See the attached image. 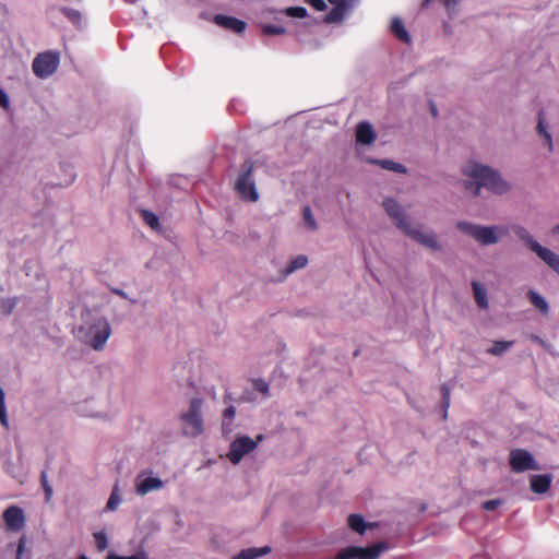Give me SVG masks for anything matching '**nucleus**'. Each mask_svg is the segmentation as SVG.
<instances>
[{"mask_svg":"<svg viewBox=\"0 0 559 559\" xmlns=\"http://www.w3.org/2000/svg\"><path fill=\"white\" fill-rule=\"evenodd\" d=\"M462 175L469 180L463 181V188L474 197L480 195L485 188L495 194H506L511 190V185L493 168L471 159L461 168Z\"/></svg>","mask_w":559,"mask_h":559,"instance_id":"1","label":"nucleus"},{"mask_svg":"<svg viewBox=\"0 0 559 559\" xmlns=\"http://www.w3.org/2000/svg\"><path fill=\"white\" fill-rule=\"evenodd\" d=\"M73 334L81 344L99 352L105 348L111 335V326L104 316L86 311Z\"/></svg>","mask_w":559,"mask_h":559,"instance_id":"2","label":"nucleus"},{"mask_svg":"<svg viewBox=\"0 0 559 559\" xmlns=\"http://www.w3.org/2000/svg\"><path fill=\"white\" fill-rule=\"evenodd\" d=\"M382 205L386 214L394 221L396 227L407 237L432 251L441 250V245L439 243L436 234L431 230H425L421 227L413 226L404 207L395 199L386 198L383 200Z\"/></svg>","mask_w":559,"mask_h":559,"instance_id":"3","label":"nucleus"},{"mask_svg":"<svg viewBox=\"0 0 559 559\" xmlns=\"http://www.w3.org/2000/svg\"><path fill=\"white\" fill-rule=\"evenodd\" d=\"M456 227L481 246L496 245L509 233V228L504 225L487 226L465 221L457 222Z\"/></svg>","mask_w":559,"mask_h":559,"instance_id":"4","label":"nucleus"},{"mask_svg":"<svg viewBox=\"0 0 559 559\" xmlns=\"http://www.w3.org/2000/svg\"><path fill=\"white\" fill-rule=\"evenodd\" d=\"M201 399H192L188 411L181 414L182 431L188 437H197L203 432Z\"/></svg>","mask_w":559,"mask_h":559,"instance_id":"5","label":"nucleus"},{"mask_svg":"<svg viewBox=\"0 0 559 559\" xmlns=\"http://www.w3.org/2000/svg\"><path fill=\"white\" fill-rule=\"evenodd\" d=\"M60 62V56L56 51H45L38 53L32 63L34 74L39 79H47L51 76Z\"/></svg>","mask_w":559,"mask_h":559,"instance_id":"6","label":"nucleus"},{"mask_svg":"<svg viewBox=\"0 0 559 559\" xmlns=\"http://www.w3.org/2000/svg\"><path fill=\"white\" fill-rule=\"evenodd\" d=\"M386 548L384 543H378L369 547L349 546L341 549L336 559H378Z\"/></svg>","mask_w":559,"mask_h":559,"instance_id":"7","label":"nucleus"},{"mask_svg":"<svg viewBox=\"0 0 559 559\" xmlns=\"http://www.w3.org/2000/svg\"><path fill=\"white\" fill-rule=\"evenodd\" d=\"M165 483L152 469L141 471L134 479L135 492L139 496H146L150 492L163 489Z\"/></svg>","mask_w":559,"mask_h":559,"instance_id":"8","label":"nucleus"},{"mask_svg":"<svg viewBox=\"0 0 559 559\" xmlns=\"http://www.w3.org/2000/svg\"><path fill=\"white\" fill-rule=\"evenodd\" d=\"M258 447V442H255L252 438L248 436H238L229 445V451L227 452V459L234 464L237 465L241 462V460L253 452Z\"/></svg>","mask_w":559,"mask_h":559,"instance_id":"9","label":"nucleus"},{"mask_svg":"<svg viewBox=\"0 0 559 559\" xmlns=\"http://www.w3.org/2000/svg\"><path fill=\"white\" fill-rule=\"evenodd\" d=\"M235 189L239 195L250 202H257L259 200V193L255 187V182L252 178V166L249 165L243 173L238 177Z\"/></svg>","mask_w":559,"mask_h":559,"instance_id":"10","label":"nucleus"},{"mask_svg":"<svg viewBox=\"0 0 559 559\" xmlns=\"http://www.w3.org/2000/svg\"><path fill=\"white\" fill-rule=\"evenodd\" d=\"M509 463L513 472L537 471L539 465L534 456L526 450L515 449L510 452Z\"/></svg>","mask_w":559,"mask_h":559,"instance_id":"11","label":"nucleus"},{"mask_svg":"<svg viewBox=\"0 0 559 559\" xmlns=\"http://www.w3.org/2000/svg\"><path fill=\"white\" fill-rule=\"evenodd\" d=\"M333 9L325 15L324 22L328 24L340 23L349 11L356 5L358 0H328Z\"/></svg>","mask_w":559,"mask_h":559,"instance_id":"12","label":"nucleus"},{"mask_svg":"<svg viewBox=\"0 0 559 559\" xmlns=\"http://www.w3.org/2000/svg\"><path fill=\"white\" fill-rule=\"evenodd\" d=\"M7 530L10 532H19L25 526V513L22 508L11 506L7 508L2 514Z\"/></svg>","mask_w":559,"mask_h":559,"instance_id":"13","label":"nucleus"},{"mask_svg":"<svg viewBox=\"0 0 559 559\" xmlns=\"http://www.w3.org/2000/svg\"><path fill=\"white\" fill-rule=\"evenodd\" d=\"M214 22L226 29H230L237 34H240L246 28V23L239 19L227 16L223 14H217L214 16Z\"/></svg>","mask_w":559,"mask_h":559,"instance_id":"14","label":"nucleus"},{"mask_svg":"<svg viewBox=\"0 0 559 559\" xmlns=\"http://www.w3.org/2000/svg\"><path fill=\"white\" fill-rule=\"evenodd\" d=\"M376 140V132L372 128V126L367 122L362 121L359 122L356 127V141L358 144L364 145H370Z\"/></svg>","mask_w":559,"mask_h":559,"instance_id":"15","label":"nucleus"},{"mask_svg":"<svg viewBox=\"0 0 559 559\" xmlns=\"http://www.w3.org/2000/svg\"><path fill=\"white\" fill-rule=\"evenodd\" d=\"M537 134L539 138L544 141V144L547 146L549 152L554 151V142H552V135L549 130V126L546 122L545 114L544 111L538 112V121H537V128H536Z\"/></svg>","mask_w":559,"mask_h":559,"instance_id":"16","label":"nucleus"},{"mask_svg":"<svg viewBox=\"0 0 559 559\" xmlns=\"http://www.w3.org/2000/svg\"><path fill=\"white\" fill-rule=\"evenodd\" d=\"M550 269L559 274V255L540 243L533 250Z\"/></svg>","mask_w":559,"mask_h":559,"instance_id":"17","label":"nucleus"},{"mask_svg":"<svg viewBox=\"0 0 559 559\" xmlns=\"http://www.w3.org/2000/svg\"><path fill=\"white\" fill-rule=\"evenodd\" d=\"M551 481V475H533L530 480L531 489L536 493H545L550 488Z\"/></svg>","mask_w":559,"mask_h":559,"instance_id":"18","label":"nucleus"},{"mask_svg":"<svg viewBox=\"0 0 559 559\" xmlns=\"http://www.w3.org/2000/svg\"><path fill=\"white\" fill-rule=\"evenodd\" d=\"M512 230L515 234V236L519 239H521L530 250L533 251L539 245V242L530 234V231L525 227L521 225H514L512 227Z\"/></svg>","mask_w":559,"mask_h":559,"instance_id":"19","label":"nucleus"},{"mask_svg":"<svg viewBox=\"0 0 559 559\" xmlns=\"http://www.w3.org/2000/svg\"><path fill=\"white\" fill-rule=\"evenodd\" d=\"M390 29L391 33L401 41L405 44L411 43V35L408 34L403 22L399 17L392 19Z\"/></svg>","mask_w":559,"mask_h":559,"instance_id":"20","label":"nucleus"},{"mask_svg":"<svg viewBox=\"0 0 559 559\" xmlns=\"http://www.w3.org/2000/svg\"><path fill=\"white\" fill-rule=\"evenodd\" d=\"M472 286L476 304L478 305L479 308L487 309L489 307L487 289L483 284L478 282H473Z\"/></svg>","mask_w":559,"mask_h":559,"instance_id":"21","label":"nucleus"},{"mask_svg":"<svg viewBox=\"0 0 559 559\" xmlns=\"http://www.w3.org/2000/svg\"><path fill=\"white\" fill-rule=\"evenodd\" d=\"M513 344V341H496L491 347L487 348L486 353L491 356L500 357L507 353Z\"/></svg>","mask_w":559,"mask_h":559,"instance_id":"22","label":"nucleus"},{"mask_svg":"<svg viewBox=\"0 0 559 559\" xmlns=\"http://www.w3.org/2000/svg\"><path fill=\"white\" fill-rule=\"evenodd\" d=\"M271 551V548L269 546H264V547H260V548H257V547H253V548H247V549H243L238 558L239 559H257L259 557H262L266 554H269Z\"/></svg>","mask_w":559,"mask_h":559,"instance_id":"23","label":"nucleus"},{"mask_svg":"<svg viewBox=\"0 0 559 559\" xmlns=\"http://www.w3.org/2000/svg\"><path fill=\"white\" fill-rule=\"evenodd\" d=\"M122 502V497L119 490V485L116 483L112 487L111 493L106 504L107 511H116L120 503Z\"/></svg>","mask_w":559,"mask_h":559,"instance_id":"24","label":"nucleus"},{"mask_svg":"<svg viewBox=\"0 0 559 559\" xmlns=\"http://www.w3.org/2000/svg\"><path fill=\"white\" fill-rule=\"evenodd\" d=\"M372 163L381 166L383 169L391 170L399 174H405L406 168L404 165L396 163L391 159H378V160H371Z\"/></svg>","mask_w":559,"mask_h":559,"instance_id":"25","label":"nucleus"},{"mask_svg":"<svg viewBox=\"0 0 559 559\" xmlns=\"http://www.w3.org/2000/svg\"><path fill=\"white\" fill-rule=\"evenodd\" d=\"M236 416V408L234 406H228L223 413V424L222 429L224 433H229L233 431L231 421Z\"/></svg>","mask_w":559,"mask_h":559,"instance_id":"26","label":"nucleus"},{"mask_svg":"<svg viewBox=\"0 0 559 559\" xmlns=\"http://www.w3.org/2000/svg\"><path fill=\"white\" fill-rule=\"evenodd\" d=\"M531 302L538 308L543 313L548 312V304L543 296L534 290H530L527 294Z\"/></svg>","mask_w":559,"mask_h":559,"instance_id":"27","label":"nucleus"},{"mask_svg":"<svg viewBox=\"0 0 559 559\" xmlns=\"http://www.w3.org/2000/svg\"><path fill=\"white\" fill-rule=\"evenodd\" d=\"M348 526L357 532L362 534L366 531V523L361 515L359 514H352L348 516Z\"/></svg>","mask_w":559,"mask_h":559,"instance_id":"28","label":"nucleus"},{"mask_svg":"<svg viewBox=\"0 0 559 559\" xmlns=\"http://www.w3.org/2000/svg\"><path fill=\"white\" fill-rule=\"evenodd\" d=\"M302 218H304V222H305V225L306 227L311 230V231H316L318 229V224H317V221L312 214V211L310 209V206L306 205L304 206L302 209Z\"/></svg>","mask_w":559,"mask_h":559,"instance_id":"29","label":"nucleus"},{"mask_svg":"<svg viewBox=\"0 0 559 559\" xmlns=\"http://www.w3.org/2000/svg\"><path fill=\"white\" fill-rule=\"evenodd\" d=\"M95 545L98 551H104L109 546L108 536L105 531H98L93 534Z\"/></svg>","mask_w":559,"mask_h":559,"instance_id":"30","label":"nucleus"},{"mask_svg":"<svg viewBox=\"0 0 559 559\" xmlns=\"http://www.w3.org/2000/svg\"><path fill=\"white\" fill-rule=\"evenodd\" d=\"M141 215L145 224H147L152 229L158 230L159 229V219L157 215H155L153 212L143 210L141 211Z\"/></svg>","mask_w":559,"mask_h":559,"instance_id":"31","label":"nucleus"},{"mask_svg":"<svg viewBox=\"0 0 559 559\" xmlns=\"http://www.w3.org/2000/svg\"><path fill=\"white\" fill-rule=\"evenodd\" d=\"M307 263H308V258L304 254H300L292 260V262L286 267V273L290 274V273L295 272L296 270L302 269L307 265Z\"/></svg>","mask_w":559,"mask_h":559,"instance_id":"32","label":"nucleus"},{"mask_svg":"<svg viewBox=\"0 0 559 559\" xmlns=\"http://www.w3.org/2000/svg\"><path fill=\"white\" fill-rule=\"evenodd\" d=\"M62 14L75 25H80L82 21V14L80 11L71 8H61Z\"/></svg>","mask_w":559,"mask_h":559,"instance_id":"33","label":"nucleus"},{"mask_svg":"<svg viewBox=\"0 0 559 559\" xmlns=\"http://www.w3.org/2000/svg\"><path fill=\"white\" fill-rule=\"evenodd\" d=\"M289 17L305 19L308 12L304 7H289L283 11Z\"/></svg>","mask_w":559,"mask_h":559,"instance_id":"34","label":"nucleus"},{"mask_svg":"<svg viewBox=\"0 0 559 559\" xmlns=\"http://www.w3.org/2000/svg\"><path fill=\"white\" fill-rule=\"evenodd\" d=\"M0 423L3 427H9V420L7 415V407H5V394L2 389H0Z\"/></svg>","mask_w":559,"mask_h":559,"instance_id":"35","label":"nucleus"},{"mask_svg":"<svg viewBox=\"0 0 559 559\" xmlns=\"http://www.w3.org/2000/svg\"><path fill=\"white\" fill-rule=\"evenodd\" d=\"M252 386L254 390L260 392L263 396H267L270 393V385L269 383L263 379H253L252 380Z\"/></svg>","mask_w":559,"mask_h":559,"instance_id":"36","label":"nucleus"},{"mask_svg":"<svg viewBox=\"0 0 559 559\" xmlns=\"http://www.w3.org/2000/svg\"><path fill=\"white\" fill-rule=\"evenodd\" d=\"M0 305H1V309L7 314H10L13 311V309L15 308V306L17 305V299L15 297L3 298V299H1Z\"/></svg>","mask_w":559,"mask_h":559,"instance_id":"37","label":"nucleus"},{"mask_svg":"<svg viewBox=\"0 0 559 559\" xmlns=\"http://www.w3.org/2000/svg\"><path fill=\"white\" fill-rule=\"evenodd\" d=\"M262 31L266 35H281L284 34L286 31L281 25H273V24H266L262 27Z\"/></svg>","mask_w":559,"mask_h":559,"instance_id":"38","label":"nucleus"},{"mask_svg":"<svg viewBox=\"0 0 559 559\" xmlns=\"http://www.w3.org/2000/svg\"><path fill=\"white\" fill-rule=\"evenodd\" d=\"M40 481H41L43 489L45 491L46 500L49 501L52 497L53 491H52L51 486L48 483L47 474L45 472L41 473Z\"/></svg>","mask_w":559,"mask_h":559,"instance_id":"39","label":"nucleus"},{"mask_svg":"<svg viewBox=\"0 0 559 559\" xmlns=\"http://www.w3.org/2000/svg\"><path fill=\"white\" fill-rule=\"evenodd\" d=\"M441 393H442V407L444 411L443 417H447V412L450 406V389L447 385L441 386Z\"/></svg>","mask_w":559,"mask_h":559,"instance_id":"40","label":"nucleus"},{"mask_svg":"<svg viewBox=\"0 0 559 559\" xmlns=\"http://www.w3.org/2000/svg\"><path fill=\"white\" fill-rule=\"evenodd\" d=\"M0 107L7 111L11 107L9 95L3 88H0Z\"/></svg>","mask_w":559,"mask_h":559,"instance_id":"41","label":"nucleus"},{"mask_svg":"<svg viewBox=\"0 0 559 559\" xmlns=\"http://www.w3.org/2000/svg\"><path fill=\"white\" fill-rule=\"evenodd\" d=\"M500 504H501V500H499V499H492V500H488V501H486V502L483 504V508H484L486 511H493V510H496Z\"/></svg>","mask_w":559,"mask_h":559,"instance_id":"42","label":"nucleus"},{"mask_svg":"<svg viewBox=\"0 0 559 559\" xmlns=\"http://www.w3.org/2000/svg\"><path fill=\"white\" fill-rule=\"evenodd\" d=\"M306 2L317 11H323L326 8L324 0H306Z\"/></svg>","mask_w":559,"mask_h":559,"instance_id":"43","label":"nucleus"},{"mask_svg":"<svg viewBox=\"0 0 559 559\" xmlns=\"http://www.w3.org/2000/svg\"><path fill=\"white\" fill-rule=\"evenodd\" d=\"M107 559H139V552L133 554L132 556H119L115 552H109L107 555Z\"/></svg>","mask_w":559,"mask_h":559,"instance_id":"44","label":"nucleus"},{"mask_svg":"<svg viewBox=\"0 0 559 559\" xmlns=\"http://www.w3.org/2000/svg\"><path fill=\"white\" fill-rule=\"evenodd\" d=\"M24 547H25V538H21L19 540V545H17V555H16V559H21V555L24 550Z\"/></svg>","mask_w":559,"mask_h":559,"instance_id":"45","label":"nucleus"},{"mask_svg":"<svg viewBox=\"0 0 559 559\" xmlns=\"http://www.w3.org/2000/svg\"><path fill=\"white\" fill-rule=\"evenodd\" d=\"M457 3V0H444V5L449 12H451L454 5Z\"/></svg>","mask_w":559,"mask_h":559,"instance_id":"46","label":"nucleus"},{"mask_svg":"<svg viewBox=\"0 0 559 559\" xmlns=\"http://www.w3.org/2000/svg\"><path fill=\"white\" fill-rule=\"evenodd\" d=\"M139 559H148V557L145 552L139 551Z\"/></svg>","mask_w":559,"mask_h":559,"instance_id":"47","label":"nucleus"},{"mask_svg":"<svg viewBox=\"0 0 559 559\" xmlns=\"http://www.w3.org/2000/svg\"><path fill=\"white\" fill-rule=\"evenodd\" d=\"M552 234L555 235H558L559 234V224L556 225L554 228H552Z\"/></svg>","mask_w":559,"mask_h":559,"instance_id":"48","label":"nucleus"},{"mask_svg":"<svg viewBox=\"0 0 559 559\" xmlns=\"http://www.w3.org/2000/svg\"><path fill=\"white\" fill-rule=\"evenodd\" d=\"M262 440H263V435H259V436L257 437V440H254V441L259 443V442H261Z\"/></svg>","mask_w":559,"mask_h":559,"instance_id":"49","label":"nucleus"},{"mask_svg":"<svg viewBox=\"0 0 559 559\" xmlns=\"http://www.w3.org/2000/svg\"><path fill=\"white\" fill-rule=\"evenodd\" d=\"M431 112H432L433 116L437 115V110H436V107L433 105L431 106Z\"/></svg>","mask_w":559,"mask_h":559,"instance_id":"50","label":"nucleus"},{"mask_svg":"<svg viewBox=\"0 0 559 559\" xmlns=\"http://www.w3.org/2000/svg\"><path fill=\"white\" fill-rule=\"evenodd\" d=\"M78 559H88L85 555H81Z\"/></svg>","mask_w":559,"mask_h":559,"instance_id":"51","label":"nucleus"}]
</instances>
